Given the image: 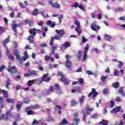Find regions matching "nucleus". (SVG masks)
Instances as JSON below:
<instances>
[{
  "mask_svg": "<svg viewBox=\"0 0 125 125\" xmlns=\"http://www.w3.org/2000/svg\"><path fill=\"white\" fill-rule=\"evenodd\" d=\"M41 107V106H40V105L39 104H36L34 106H33V108L34 109H39V108Z\"/></svg>",
  "mask_w": 125,
  "mask_h": 125,
  "instance_id": "6e6d98bb",
  "label": "nucleus"
},
{
  "mask_svg": "<svg viewBox=\"0 0 125 125\" xmlns=\"http://www.w3.org/2000/svg\"><path fill=\"white\" fill-rule=\"evenodd\" d=\"M38 26H42L43 25V21H40L38 22Z\"/></svg>",
  "mask_w": 125,
  "mask_h": 125,
  "instance_id": "de8ad7c7",
  "label": "nucleus"
},
{
  "mask_svg": "<svg viewBox=\"0 0 125 125\" xmlns=\"http://www.w3.org/2000/svg\"><path fill=\"white\" fill-rule=\"evenodd\" d=\"M7 119H8V116H7V115L0 116V121H2V120H4V121H7Z\"/></svg>",
  "mask_w": 125,
  "mask_h": 125,
  "instance_id": "aec40b11",
  "label": "nucleus"
},
{
  "mask_svg": "<svg viewBox=\"0 0 125 125\" xmlns=\"http://www.w3.org/2000/svg\"><path fill=\"white\" fill-rule=\"evenodd\" d=\"M8 71L10 74H13L17 71V68H16L15 66H12L11 68H9Z\"/></svg>",
  "mask_w": 125,
  "mask_h": 125,
  "instance_id": "4468645a",
  "label": "nucleus"
},
{
  "mask_svg": "<svg viewBox=\"0 0 125 125\" xmlns=\"http://www.w3.org/2000/svg\"><path fill=\"white\" fill-rule=\"evenodd\" d=\"M6 102L8 103H14V100L12 99L7 98L6 100Z\"/></svg>",
  "mask_w": 125,
  "mask_h": 125,
  "instance_id": "72a5a7b5",
  "label": "nucleus"
},
{
  "mask_svg": "<svg viewBox=\"0 0 125 125\" xmlns=\"http://www.w3.org/2000/svg\"><path fill=\"white\" fill-rule=\"evenodd\" d=\"M51 56V54H50V56L46 55L44 58V60H45V61H48V60L50 59Z\"/></svg>",
  "mask_w": 125,
  "mask_h": 125,
  "instance_id": "79ce46f5",
  "label": "nucleus"
},
{
  "mask_svg": "<svg viewBox=\"0 0 125 125\" xmlns=\"http://www.w3.org/2000/svg\"><path fill=\"white\" fill-rule=\"evenodd\" d=\"M121 108H122L121 106H118L116 108H114L113 110L110 111V113L111 114H114V113H115V114H117L118 112H119L120 109H121Z\"/></svg>",
  "mask_w": 125,
  "mask_h": 125,
  "instance_id": "2eb2a0df",
  "label": "nucleus"
},
{
  "mask_svg": "<svg viewBox=\"0 0 125 125\" xmlns=\"http://www.w3.org/2000/svg\"><path fill=\"white\" fill-rule=\"evenodd\" d=\"M29 101H30V100H29V98H26L24 100V103H26V104H28V103H29Z\"/></svg>",
  "mask_w": 125,
  "mask_h": 125,
  "instance_id": "5fc2aeb1",
  "label": "nucleus"
},
{
  "mask_svg": "<svg viewBox=\"0 0 125 125\" xmlns=\"http://www.w3.org/2000/svg\"><path fill=\"white\" fill-rule=\"evenodd\" d=\"M97 17H98V19H101V18H102V15L101 14V13L97 15Z\"/></svg>",
  "mask_w": 125,
  "mask_h": 125,
  "instance_id": "69168bd1",
  "label": "nucleus"
},
{
  "mask_svg": "<svg viewBox=\"0 0 125 125\" xmlns=\"http://www.w3.org/2000/svg\"><path fill=\"white\" fill-rule=\"evenodd\" d=\"M60 38H61V37H60V35H56L55 37H52L51 41L50 42V45H51V46H52L53 44V41H54V40H59Z\"/></svg>",
  "mask_w": 125,
  "mask_h": 125,
  "instance_id": "1a4fd4ad",
  "label": "nucleus"
},
{
  "mask_svg": "<svg viewBox=\"0 0 125 125\" xmlns=\"http://www.w3.org/2000/svg\"><path fill=\"white\" fill-rule=\"evenodd\" d=\"M54 90V88L53 86L50 87L49 89L48 90L47 92H46V94H50L51 92H53V90Z\"/></svg>",
  "mask_w": 125,
  "mask_h": 125,
  "instance_id": "4be33fe9",
  "label": "nucleus"
},
{
  "mask_svg": "<svg viewBox=\"0 0 125 125\" xmlns=\"http://www.w3.org/2000/svg\"><path fill=\"white\" fill-rule=\"evenodd\" d=\"M55 87L56 89H59V88H60V86L58 84H56L55 85Z\"/></svg>",
  "mask_w": 125,
  "mask_h": 125,
  "instance_id": "338daca9",
  "label": "nucleus"
},
{
  "mask_svg": "<svg viewBox=\"0 0 125 125\" xmlns=\"http://www.w3.org/2000/svg\"><path fill=\"white\" fill-rule=\"evenodd\" d=\"M98 118L97 114H93L92 116V119H97Z\"/></svg>",
  "mask_w": 125,
  "mask_h": 125,
  "instance_id": "680f3d73",
  "label": "nucleus"
},
{
  "mask_svg": "<svg viewBox=\"0 0 125 125\" xmlns=\"http://www.w3.org/2000/svg\"><path fill=\"white\" fill-rule=\"evenodd\" d=\"M116 101H117V102H122V100L119 97L116 98Z\"/></svg>",
  "mask_w": 125,
  "mask_h": 125,
  "instance_id": "e2e57ef3",
  "label": "nucleus"
},
{
  "mask_svg": "<svg viewBox=\"0 0 125 125\" xmlns=\"http://www.w3.org/2000/svg\"><path fill=\"white\" fill-rule=\"evenodd\" d=\"M7 42H9V38H7L4 41H3V45H5L7 43Z\"/></svg>",
  "mask_w": 125,
  "mask_h": 125,
  "instance_id": "e433bc0d",
  "label": "nucleus"
},
{
  "mask_svg": "<svg viewBox=\"0 0 125 125\" xmlns=\"http://www.w3.org/2000/svg\"><path fill=\"white\" fill-rule=\"evenodd\" d=\"M85 110L87 112V114L89 115V114H90V113H91V112L93 111V107H92V108L87 107L85 109Z\"/></svg>",
  "mask_w": 125,
  "mask_h": 125,
  "instance_id": "412c9836",
  "label": "nucleus"
},
{
  "mask_svg": "<svg viewBox=\"0 0 125 125\" xmlns=\"http://www.w3.org/2000/svg\"><path fill=\"white\" fill-rule=\"evenodd\" d=\"M75 24L77 25L75 31L77 32L78 35H80V34L82 33V30L80 29V28H81V24L80 23V21H79L78 20H76Z\"/></svg>",
  "mask_w": 125,
  "mask_h": 125,
  "instance_id": "7ed1b4c3",
  "label": "nucleus"
},
{
  "mask_svg": "<svg viewBox=\"0 0 125 125\" xmlns=\"http://www.w3.org/2000/svg\"><path fill=\"white\" fill-rule=\"evenodd\" d=\"M114 76L115 77H118L119 76V71L118 70H115L114 73Z\"/></svg>",
  "mask_w": 125,
  "mask_h": 125,
  "instance_id": "c03bdc74",
  "label": "nucleus"
},
{
  "mask_svg": "<svg viewBox=\"0 0 125 125\" xmlns=\"http://www.w3.org/2000/svg\"><path fill=\"white\" fill-rule=\"evenodd\" d=\"M77 102L75 101H71V106H75V105H77Z\"/></svg>",
  "mask_w": 125,
  "mask_h": 125,
  "instance_id": "864d4df0",
  "label": "nucleus"
},
{
  "mask_svg": "<svg viewBox=\"0 0 125 125\" xmlns=\"http://www.w3.org/2000/svg\"><path fill=\"white\" fill-rule=\"evenodd\" d=\"M42 80L43 82H49L50 81V78L48 77V74H44L42 78Z\"/></svg>",
  "mask_w": 125,
  "mask_h": 125,
  "instance_id": "9b49d317",
  "label": "nucleus"
},
{
  "mask_svg": "<svg viewBox=\"0 0 125 125\" xmlns=\"http://www.w3.org/2000/svg\"><path fill=\"white\" fill-rule=\"evenodd\" d=\"M85 98V97H84V96H82L80 100L81 104H83V103Z\"/></svg>",
  "mask_w": 125,
  "mask_h": 125,
  "instance_id": "c9c22d12",
  "label": "nucleus"
},
{
  "mask_svg": "<svg viewBox=\"0 0 125 125\" xmlns=\"http://www.w3.org/2000/svg\"><path fill=\"white\" fill-rule=\"evenodd\" d=\"M66 62H65V66L67 68H71L72 67V62L70 61V59H71V56H69L66 55Z\"/></svg>",
  "mask_w": 125,
  "mask_h": 125,
  "instance_id": "20e7f679",
  "label": "nucleus"
},
{
  "mask_svg": "<svg viewBox=\"0 0 125 125\" xmlns=\"http://www.w3.org/2000/svg\"><path fill=\"white\" fill-rule=\"evenodd\" d=\"M67 124H68V122H67V120H66V119H63L62 120V123H60L59 125H67Z\"/></svg>",
  "mask_w": 125,
  "mask_h": 125,
  "instance_id": "c756f323",
  "label": "nucleus"
},
{
  "mask_svg": "<svg viewBox=\"0 0 125 125\" xmlns=\"http://www.w3.org/2000/svg\"><path fill=\"white\" fill-rule=\"evenodd\" d=\"M73 122H75V125H78L80 123V120L79 119L74 118Z\"/></svg>",
  "mask_w": 125,
  "mask_h": 125,
  "instance_id": "c85d7f7f",
  "label": "nucleus"
},
{
  "mask_svg": "<svg viewBox=\"0 0 125 125\" xmlns=\"http://www.w3.org/2000/svg\"><path fill=\"white\" fill-rule=\"evenodd\" d=\"M88 49H89V45L87 44L84 48V51H83V56L82 60L83 62L85 61L86 57H87V52H88Z\"/></svg>",
  "mask_w": 125,
  "mask_h": 125,
  "instance_id": "f03ea898",
  "label": "nucleus"
},
{
  "mask_svg": "<svg viewBox=\"0 0 125 125\" xmlns=\"http://www.w3.org/2000/svg\"><path fill=\"white\" fill-rule=\"evenodd\" d=\"M91 29L95 32L97 31V24H96V22H95L92 23L91 25Z\"/></svg>",
  "mask_w": 125,
  "mask_h": 125,
  "instance_id": "ddd939ff",
  "label": "nucleus"
},
{
  "mask_svg": "<svg viewBox=\"0 0 125 125\" xmlns=\"http://www.w3.org/2000/svg\"><path fill=\"white\" fill-rule=\"evenodd\" d=\"M22 104H23V103L21 102L20 104H18L17 105L16 108L17 109L18 112H19V111H20V109H21V106H22Z\"/></svg>",
  "mask_w": 125,
  "mask_h": 125,
  "instance_id": "bb28decb",
  "label": "nucleus"
},
{
  "mask_svg": "<svg viewBox=\"0 0 125 125\" xmlns=\"http://www.w3.org/2000/svg\"><path fill=\"white\" fill-rule=\"evenodd\" d=\"M10 17H11V18H13V17H14V12H13L10 13Z\"/></svg>",
  "mask_w": 125,
  "mask_h": 125,
  "instance_id": "774afa93",
  "label": "nucleus"
},
{
  "mask_svg": "<svg viewBox=\"0 0 125 125\" xmlns=\"http://www.w3.org/2000/svg\"><path fill=\"white\" fill-rule=\"evenodd\" d=\"M86 41H87V40H86L85 37L83 36L82 37V42H83V43H84L86 42Z\"/></svg>",
  "mask_w": 125,
  "mask_h": 125,
  "instance_id": "09e8293b",
  "label": "nucleus"
},
{
  "mask_svg": "<svg viewBox=\"0 0 125 125\" xmlns=\"http://www.w3.org/2000/svg\"><path fill=\"white\" fill-rule=\"evenodd\" d=\"M38 75V72L35 71L34 70H30L28 72V73L25 74L24 76L25 77H30L31 76H37Z\"/></svg>",
  "mask_w": 125,
  "mask_h": 125,
  "instance_id": "423d86ee",
  "label": "nucleus"
},
{
  "mask_svg": "<svg viewBox=\"0 0 125 125\" xmlns=\"http://www.w3.org/2000/svg\"><path fill=\"white\" fill-rule=\"evenodd\" d=\"M86 73L88 74V75H94L92 71H89V70H87L86 71Z\"/></svg>",
  "mask_w": 125,
  "mask_h": 125,
  "instance_id": "13d9d810",
  "label": "nucleus"
},
{
  "mask_svg": "<svg viewBox=\"0 0 125 125\" xmlns=\"http://www.w3.org/2000/svg\"><path fill=\"white\" fill-rule=\"evenodd\" d=\"M110 107L111 108H113L114 107V105H115V103L114 102V101H113V100H111L110 101Z\"/></svg>",
  "mask_w": 125,
  "mask_h": 125,
  "instance_id": "8fccbe9b",
  "label": "nucleus"
},
{
  "mask_svg": "<svg viewBox=\"0 0 125 125\" xmlns=\"http://www.w3.org/2000/svg\"><path fill=\"white\" fill-rule=\"evenodd\" d=\"M57 48L56 47V46H52V54H54V51L56 50V49Z\"/></svg>",
  "mask_w": 125,
  "mask_h": 125,
  "instance_id": "603ef678",
  "label": "nucleus"
},
{
  "mask_svg": "<svg viewBox=\"0 0 125 125\" xmlns=\"http://www.w3.org/2000/svg\"><path fill=\"white\" fill-rule=\"evenodd\" d=\"M77 59L78 61H81L82 59V51H79L78 54L77 55Z\"/></svg>",
  "mask_w": 125,
  "mask_h": 125,
  "instance_id": "b1692460",
  "label": "nucleus"
},
{
  "mask_svg": "<svg viewBox=\"0 0 125 125\" xmlns=\"http://www.w3.org/2000/svg\"><path fill=\"white\" fill-rule=\"evenodd\" d=\"M78 83H83V78L79 79Z\"/></svg>",
  "mask_w": 125,
  "mask_h": 125,
  "instance_id": "0e129e2a",
  "label": "nucleus"
},
{
  "mask_svg": "<svg viewBox=\"0 0 125 125\" xmlns=\"http://www.w3.org/2000/svg\"><path fill=\"white\" fill-rule=\"evenodd\" d=\"M58 19H59L60 23H61V19H63V15H60Z\"/></svg>",
  "mask_w": 125,
  "mask_h": 125,
  "instance_id": "bf43d9fd",
  "label": "nucleus"
},
{
  "mask_svg": "<svg viewBox=\"0 0 125 125\" xmlns=\"http://www.w3.org/2000/svg\"><path fill=\"white\" fill-rule=\"evenodd\" d=\"M46 121L47 122H54V119L52 117L50 116L47 118Z\"/></svg>",
  "mask_w": 125,
  "mask_h": 125,
  "instance_id": "2f4dec72",
  "label": "nucleus"
},
{
  "mask_svg": "<svg viewBox=\"0 0 125 125\" xmlns=\"http://www.w3.org/2000/svg\"><path fill=\"white\" fill-rule=\"evenodd\" d=\"M0 107L1 109H2L3 107H4V104H3V100H2V98L0 97Z\"/></svg>",
  "mask_w": 125,
  "mask_h": 125,
  "instance_id": "393cba45",
  "label": "nucleus"
},
{
  "mask_svg": "<svg viewBox=\"0 0 125 125\" xmlns=\"http://www.w3.org/2000/svg\"><path fill=\"white\" fill-rule=\"evenodd\" d=\"M34 109V106L30 105L25 109V111H28V110H33Z\"/></svg>",
  "mask_w": 125,
  "mask_h": 125,
  "instance_id": "a19ab883",
  "label": "nucleus"
},
{
  "mask_svg": "<svg viewBox=\"0 0 125 125\" xmlns=\"http://www.w3.org/2000/svg\"><path fill=\"white\" fill-rule=\"evenodd\" d=\"M8 56L9 59H10V60H11L12 61H13V60H14V59H15L14 57H13V56H12L11 54L8 55Z\"/></svg>",
  "mask_w": 125,
  "mask_h": 125,
  "instance_id": "58836bf2",
  "label": "nucleus"
},
{
  "mask_svg": "<svg viewBox=\"0 0 125 125\" xmlns=\"http://www.w3.org/2000/svg\"><path fill=\"white\" fill-rule=\"evenodd\" d=\"M104 38L105 39V40H106L108 42H111V40H112V36H111L108 34H105Z\"/></svg>",
  "mask_w": 125,
  "mask_h": 125,
  "instance_id": "6ab92c4d",
  "label": "nucleus"
},
{
  "mask_svg": "<svg viewBox=\"0 0 125 125\" xmlns=\"http://www.w3.org/2000/svg\"><path fill=\"white\" fill-rule=\"evenodd\" d=\"M47 25H50L51 28H53L56 25V23L54 21H46Z\"/></svg>",
  "mask_w": 125,
  "mask_h": 125,
  "instance_id": "dca6fc26",
  "label": "nucleus"
},
{
  "mask_svg": "<svg viewBox=\"0 0 125 125\" xmlns=\"http://www.w3.org/2000/svg\"><path fill=\"white\" fill-rule=\"evenodd\" d=\"M107 79V76H103L101 77V81L103 83H104L106 79Z\"/></svg>",
  "mask_w": 125,
  "mask_h": 125,
  "instance_id": "37998d69",
  "label": "nucleus"
},
{
  "mask_svg": "<svg viewBox=\"0 0 125 125\" xmlns=\"http://www.w3.org/2000/svg\"><path fill=\"white\" fill-rule=\"evenodd\" d=\"M13 52L14 55H15L16 59L18 60V61H20V62H21V61H25L26 59L29 58L28 53L26 51L24 52L23 57H21L20 56V52L18 49H14Z\"/></svg>",
  "mask_w": 125,
  "mask_h": 125,
  "instance_id": "f257e3e1",
  "label": "nucleus"
},
{
  "mask_svg": "<svg viewBox=\"0 0 125 125\" xmlns=\"http://www.w3.org/2000/svg\"><path fill=\"white\" fill-rule=\"evenodd\" d=\"M40 124H42V121H38L36 119H34L32 123V125H40Z\"/></svg>",
  "mask_w": 125,
  "mask_h": 125,
  "instance_id": "a878e982",
  "label": "nucleus"
},
{
  "mask_svg": "<svg viewBox=\"0 0 125 125\" xmlns=\"http://www.w3.org/2000/svg\"><path fill=\"white\" fill-rule=\"evenodd\" d=\"M42 32V30L40 29H36V28L31 29L29 30V33L30 35H33V36H36V33H41Z\"/></svg>",
  "mask_w": 125,
  "mask_h": 125,
  "instance_id": "0eeeda50",
  "label": "nucleus"
},
{
  "mask_svg": "<svg viewBox=\"0 0 125 125\" xmlns=\"http://www.w3.org/2000/svg\"><path fill=\"white\" fill-rule=\"evenodd\" d=\"M56 32L57 33V34L58 35H59V36H60V37H63V36L64 35V30L63 29H61V30H56Z\"/></svg>",
  "mask_w": 125,
  "mask_h": 125,
  "instance_id": "f8f14e48",
  "label": "nucleus"
},
{
  "mask_svg": "<svg viewBox=\"0 0 125 125\" xmlns=\"http://www.w3.org/2000/svg\"><path fill=\"white\" fill-rule=\"evenodd\" d=\"M11 83V81L10 79H8V81L6 82V87L7 88H9L8 85H10Z\"/></svg>",
  "mask_w": 125,
  "mask_h": 125,
  "instance_id": "473e14b6",
  "label": "nucleus"
},
{
  "mask_svg": "<svg viewBox=\"0 0 125 125\" xmlns=\"http://www.w3.org/2000/svg\"><path fill=\"white\" fill-rule=\"evenodd\" d=\"M91 96H92V99L95 100L96 96H97V92L95 91V89H92L91 92L88 95V97H90Z\"/></svg>",
  "mask_w": 125,
  "mask_h": 125,
  "instance_id": "39448f33",
  "label": "nucleus"
},
{
  "mask_svg": "<svg viewBox=\"0 0 125 125\" xmlns=\"http://www.w3.org/2000/svg\"><path fill=\"white\" fill-rule=\"evenodd\" d=\"M28 40V41H29L30 42L33 43V42H34L33 41V40H34V35L33 34H31V35L29 37Z\"/></svg>",
  "mask_w": 125,
  "mask_h": 125,
  "instance_id": "5701e85b",
  "label": "nucleus"
},
{
  "mask_svg": "<svg viewBox=\"0 0 125 125\" xmlns=\"http://www.w3.org/2000/svg\"><path fill=\"white\" fill-rule=\"evenodd\" d=\"M49 3L51 4L52 7H55V8H59L60 7V5L58 4V2H55L53 3L52 0H49Z\"/></svg>",
  "mask_w": 125,
  "mask_h": 125,
  "instance_id": "6e6552de",
  "label": "nucleus"
},
{
  "mask_svg": "<svg viewBox=\"0 0 125 125\" xmlns=\"http://www.w3.org/2000/svg\"><path fill=\"white\" fill-rule=\"evenodd\" d=\"M119 83L118 82H117L115 83H113L112 85L114 87V88H118V87H119Z\"/></svg>",
  "mask_w": 125,
  "mask_h": 125,
  "instance_id": "f704fd0d",
  "label": "nucleus"
},
{
  "mask_svg": "<svg viewBox=\"0 0 125 125\" xmlns=\"http://www.w3.org/2000/svg\"><path fill=\"white\" fill-rule=\"evenodd\" d=\"M37 81H38V80L37 79H34V80H30L27 82V85L28 86H31V85L35 83H36V82H37Z\"/></svg>",
  "mask_w": 125,
  "mask_h": 125,
  "instance_id": "f3484780",
  "label": "nucleus"
},
{
  "mask_svg": "<svg viewBox=\"0 0 125 125\" xmlns=\"http://www.w3.org/2000/svg\"><path fill=\"white\" fill-rule=\"evenodd\" d=\"M100 125H108L107 123V121L103 120V121L99 123Z\"/></svg>",
  "mask_w": 125,
  "mask_h": 125,
  "instance_id": "ea45409f",
  "label": "nucleus"
},
{
  "mask_svg": "<svg viewBox=\"0 0 125 125\" xmlns=\"http://www.w3.org/2000/svg\"><path fill=\"white\" fill-rule=\"evenodd\" d=\"M11 25L14 32H15V33H17V29H16V28H19V27H20V24H18L16 23H12Z\"/></svg>",
  "mask_w": 125,
  "mask_h": 125,
  "instance_id": "9d476101",
  "label": "nucleus"
},
{
  "mask_svg": "<svg viewBox=\"0 0 125 125\" xmlns=\"http://www.w3.org/2000/svg\"><path fill=\"white\" fill-rule=\"evenodd\" d=\"M71 45V44L69 42H66L64 44L62 45L63 47H69Z\"/></svg>",
  "mask_w": 125,
  "mask_h": 125,
  "instance_id": "cd10ccee",
  "label": "nucleus"
},
{
  "mask_svg": "<svg viewBox=\"0 0 125 125\" xmlns=\"http://www.w3.org/2000/svg\"><path fill=\"white\" fill-rule=\"evenodd\" d=\"M16 89L17 90H19V89H21V86L20 85L18 84L16 87Z\"/></svg>",
  "mask_w": 125,
  "mask_h": 125,
  "instance_id": "052dcab7",
  "label": "nucleus"
},
{
  "mask_svg": "<svg viewBox=\"0 0 125 125\" xmlns=\"http://www.w3.org/2000/svg\"><path fill=\"white\" fill-rule=\"evenodd\" d=\"M33 15L36 16V15H38V9H36L33 12Z\"/></svg>",
  "mask_w": 125,
  "mask_h": 125,
  "instance_id": "3c124183",
  "label": "nucleus"
},
{
  "mask_svg": "<svg viewBox=\"0 0 125 125\" xmlns=\"http://www.w3.org/2000/svg\"><path fill=\"white\" fill-rule=\"evenodd\" d=\"M27 113V114L28 115H35V112L32 111V110H29V111H27L26 112Z\"/></svg>",
  "mask_w": 125,
  "mask_h": 125,
  "instance_id": "4c0bfd02",
  "label": "nucleus"
},
{
  "mask_svg": "<svg viewBox=\"0 0 125 125\" xmlns=\"http://www.w3.org/2000/svg\"><path fill=\"white\" fill-rule=\"evenodd\" d=\"M119 65H118V68H122V67H123V65H124V62L121 61H119Z\"/></svg>",
  "mask_w": 125,
  "mask_h": 125,
  "instance_id": "49530a36",
  "label": "nucleus"
},
{
  "mask_svg": "<svg viewBox=\"0 0 125 125\" xmlns=\"http://www.w3.org/2000/svg\"><path fill=\"white\" fill-rule=\"evenodd\" d=\"M2 93L3 94L4 97H5V98L8 97V96L7 95V91L2 90Z\"/></svg>",
  "mask_w": 125,
  "mask_h": 125,
  "instance_id": "7c9ffc66",
  "label": "nucleus"
},
{
  "mask_svg": "<svg viewBox=\"0 0 125 125\" xmlns=\"http://www.w3.org/2000/svg\"><path fill=\"white\" fill-rule=\"evenodd\" d=\"M58 75L59 76H60V77H61V82H64L66 80V78L64 77V74H63V73L62 72L59 71L58 72Z\"/></svg>",
  "mask_w": 125,
  "mask_h": 125,
  "instance_id": "a211bd4d",
  "label": "nucleus"
},
{
  "mask_svg": "<svg viewBox=\"0 0 125 125\" xmlns=\"http://www.w3.org/2000/svg\"><path fill=\"white\" fill-rule=\"evenodd\" d=\"M39 46L40 47H46V46H47V44L46 43L40 44Z\"/></svg>",
  "mask_w": 125,
  "mask_h": 125,
  "instance_id": "a18cd8bd",
  "label": "nucleus"
},
{
  "mask_svg": "<svg viewBox=\"0 0 125 125\" xmlns=\"http://www.w3.org/2000/svg\"><path fill=\"white\" fill-rule=\"evenodd\" d=\"M79 6V3H74L73 5H72L71 7H75L77 8Z\"/></svg>",
  "mask_w": 125,
  "mask_h": 125,
  "instance_id": "4d7b16f0",
  "label": "nucleus"
}]
</instances>
